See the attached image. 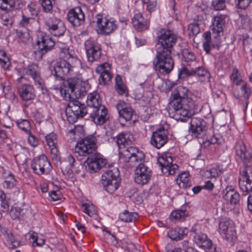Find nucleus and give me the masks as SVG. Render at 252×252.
<instances>
[{
  "label": "nucleus",
  "mask_w": 252,
  "mask_h": 252,
  "mask_svg": "<svg viewBox=\"0 0 252 252\" xmlns=\"http://www.w3.org/2000/svg\"><path fill=\"white\" fill-rule=\"evenodd\" d=\"M59 48V56L63 60L55 65L54 75L61 79H67L64 82L65 94L81 97L86 94L88 83L79 78V67L70 63V60L75 63H79V61L74 51L66 45L61 44Z\"/></svg>",
  "instance_id": "f257e3e1"
},
{
  "label": "nucleus",
  "mask_w": 252,
  "mask_h": 252,
  "mask_svg": "<svg viewBox=\"0 0 252 252\" xmlns=\"http://www.w3.org/2000/svg\"><path fill=\"white\" fill-rule=\"evenodd\" d=\"M177 40V35L170 30H162L159 32L158 41L160 46L157 48L153 63L155 69L160 73L168 74L173 69L174 62L171 54Z\"/></svg>",
  "instance_id": "f03ea898"
},
{
  "label": "nucleus",
  "mask_w": 252,
  "mask_h": 252,
  "mask_svg": "<svg viewBox=\"0 0 252 252\" xmlns=\"http://www.w3.org/2000/svg\"><path fill=\"white\" fill-rule=\"evenodd\" d=\"M97 148L96 139L93 135H89L78 142L74 149L75 153L80 157H87L85 161L87 169L90 173L97 172L107 163L103 155L95 152Z\"/></svg>",
  "instance_id": "7ed1b4c3"
},
{
  "label": "nucleus",
  "mask_w": 252,
  "mask_h": 252,
  "mask_svg": "<svg viewBox=\"0 0 252 252\" xmlns=\"http://www.w3.org/2000/svg\"><path fill=\"white\" fill-rule=\"evenodd\" d=\"M235 151L237 157L243 162L244 167L240 172L239 186L246 195L252 191V154L242 140L236 143Z\"/></svg>",
  "instance_id": "20e7f679"
},
{
  "label": "nucleus",
  "mask_w": 252,
  "mask_h": 252,
  "mask_svg": "<svg viewBox=\"0 0 252 252\" xmlns=\"http://www.w3.org/2000/svg\"><path fill=\"white\" fill-rule=\"evenodd\" d=\"M117 143L120 150V159L125 162H130L132 165L136 162L141 161L144 159V153L134 147H129L128 141L126 139L125 134H119L117 137Z\"/></svg>",
  "instance_id": "39448f33"
},
{
  "label": "nucleus",
  "mask_w": 252,
  "mask_h": 252,
  "mask_svg": "<svg viewBox=\"0 0 252 252\" xmlns=\"http://www.w3.org/2000/svg\"><path fill=\"white\" fill-rule=\"evenodd\" d=\"M89 110L84 104L81 103L78 100H73L70 101L65 109V114L67 120L70 123L76 122L79 117H83Z\"/></svg>",
  "instance_id": "423d86ee"
},
{
  "label": "nucleus",
  "mask_w": 252,
  "mask_h": 252,
  "mask_svg": "<svg viewBox=\"0 0 252 252\" xmlns=\"http://www.w3.org/2000/svg\"><path fill=\"white\" fill-rule=\"evenodd\" d=\"M188 103V106L181 109L171 112L175 120L181 122H186L193 113L200 110L202 104L201 102L189 101Z\"/></svg>",
  "instance_id": "0eeeda50"
},
{
  "label": "nucleus",
  "mask_w": 252,
  "mask_h": 252,
  "mask_svg": "<svg viewBox=\"0 0 252 252\" xmlns=\"http://www.w3.org/2000/svg\"><path fill=\"white\" fill-rule=\"evenodd\" d=\"M152 174V170L149 167L143 163H140L134 170V182L138 185H145L150 180Z\"/></svg>",
  "instance_id": "6e6552de"
},
{
  "label": "nucleus",
  "mask_w": 252,
  "mask_h": 252,
  "mask_svg": "<svg viewBox=\"0 0 252 252\" xmlns=\"http://www.w3.org/2000/svg\"><path fill=\"white\" fill-rule=\"evenodd\" d=\"M173 159L169 153L162 154L158 159L162 172L166 175H173L178 169L176 164H172Z\"/></svg>",
  "instance_id": "1a4fd4ad"
},
{
  "label": "nucleus",
  "mask_w": 252,
  "mask_h": 252,
  "mask_svg": "<svg viewBox=\"0 0 252 252\" xmlns=\"http://www.w3.org/2000/svg\"><path fill=\"white\" fill-rule=\"evenodd\" d=\"M31 167L37 175L47 174L51 169L50 163L44 155L35 158L32 161Z\"/></svg>",
  "instance_id": "9d476101"
},
{
  "label": "nucleus",
  "mask_w": 252,
  "mask_h": 252,
  "mask_svg": "<svg viewBox=\"0 0 252 252\" xmlns=\"http://www.w3.org/2000/svg\"><path fill=\"white\" fill-rule=\"evenodd\" d=\"M190 127L189 132L192 137L201 138L205 134L207 130L206 122L200 118L193 117L191 118Z\"/></svg>",
  "instance_id": "9b49d317"
},
{
  "label": "nucleus",
  "mask_w": 252,
  "mask_h": 252,
  "mask_svg": "<svg viewBox=\"0 0 252 252\" xmlns=\"http://www.w3.org/2000/svg\"><path fill=\"white\" fill-rule=\"evenodd\" d=\"M85 50L89 62L93 63L98 61L101 55L100 45L91 39L85 42Z\"/></svg>",
  "instance_id": "f8f14e48"
},
{
  "label": "nucleus",
  "mask_w": 252,
  "mask_h": 252,
  "mask_svg": "<svg viewBox=\"0 0 252 252\" xmlns=\"http://www.w3.org/2000/svg\"><path fill=\"white\" fill-rule=\"evenodd\" d=\"M96 23L100 32L105 35L110 34L117 28L116 21L112 18H107L98 15Z\"/></svg>",
  "instance_id": "ddd939ff"
},
{
  "label": "nucleus",
  "mask_w": 252,
  "mask_h": 252,
  "mask_svg": "<svg viewBox=\"0 0 252 252\" xmlns=\"http://www.w3.org/2000/svg\"><path fill=\"white\" fill-rule=\"evenodd\" d=\"M172 99H181L183 102L189 101L201 102L200 98L193 94L187 88L180 86L175 89L172 93Z\"/></svg>",
  "instance_id": "4468645a"
},
{
  "label": "nucleus",
  "mask_w": 252,
  "mask_h": 252,
  "mask_svg": "<svg viewBox=\"0 0 252 252\" xmlns=\"http://www.w3.org/2000/svg\"><path fill=\"white\" fill-rule=\"evenodd\" d=\"M119 119H124L126 121H133L136 119V115L131 107L124 101L119 100L116 104Z\"/></svg>",
  "instance_id": "2eb2a0df"
},
{
  "label": "nucleus",
  "mask_w": 252,
  "mask_h": 252,
  "mask_svg": "<svg viewBox=\"0 0 252 252\" xmlns=\"http://www.w3.org/2000/svg\"><path fill=\"white\" fill-rule=\"evenodd\" d=\"M95 71L99 74V84L103 85L108 84L112 77L113 74L111 72V66L108 63H104L97 66Z\"/></svg>",
  "instance_id": "dca6fc26"
},
{
  "label": "nucleus",
  "mask_w": 252,
  "mask_h": 252,
  "mask_svg": "<svg viewBox=\"0 0 252 252\" xmlns=\"http://www.w3.org/2000/svg\"><path fill=\"white\" fill-rule=\"evenodd\" d=\"M46 29L55 36L63 35L65 31L63 23L55 17L50 18L45 23Z\"/></svg>",
  "instance_id": "f3484780"
},
{
  "label": "nucleus",
  "mask_w": 252,
  "mask_h": 252,
  "mask_svg": "<svg viewBox=\"0 0 252 252\" xmlns=\"http://www.w3.org/2000/svg\"><path fill=\"white\" fill-rule=\"evenodd\" d=\"M20 72L22 76L17 79V81L20 82L22 78H24L26 75L31 76L34 81L35 85L38 87H41L43 84V80L41 79L40 74L37 70L36 65H31L28 68L20 69Z\"/></svg>",
  "instance_id": "a211bd4d"
},
{
  "label": "nucleus",
  "mask_w": 252,
  "mask_h": 252,
  "mask_svg": "<svg viewBox=\"0 0 252 252\" xmlns=\"http://www.w3.org/2000/svg\"><path fill=\"white\" fill-rule=\"evenodd\" d=\"M167 141V131L163 127H160L153 132L151 143L157 149L162 147Z\"/></svg>",
  "instance_id": "6ab92c4d"
},
{
  "label": "nucleus",
  "mask_w": 252,
  "mask_h": 252,
  "mask_svg": "<svg viewBox=\"0 0 252 252\" xmlns=\"http://www.w3.org/2000/svg\"><path fill=\"white\" fill-rule=\"evenodd\" d=\"M225 19V16L223 15H217L213 19L211 29L215 38L223 35Z\"/></svg>",
  "instance_id": "aec40b11"
},
{
  "label": "nucleus",
  "mask_w": 252,
  "mask_h": 252,
  "mask_svg": "<svg viewBox=\"0 0 252 252\" xmlns=\"http://www.w3.org/2000/svg\"><path fill=\"white\" fill-rule=\"evenodd\" d=\"M90 117L96 125L104 124L109 118L107 110L104 105L92 110L90 112Z\"/></svg>",
  "instance_id": "412c9836"
},
{
  "label": "nucleus",
  "mask_w": 252,
  "mask_h": 252,
  "mask_svg": "<svg viewBox=\"0 0 252 252\" xmlns=\"http://www.w3.org/2000/svg\"><path fill=\"white\" fill-rule=\"evenodd\" d=\"M68 21L74 26H79L84 23L85 15L80 7H76L68 13Z\"/></svg>",
  "instance_id": "4be33fe9"
},
{
  "label": "nucleus",
  "mask_w": 252,
  "mask_h": 252,
  "mask_svg": "<svg viewBox=\"0 0 252 252\" xmlns=\"http://www.w3.org/2000/svg\"><path fill=\"white\" fill-rule=\"evenodd\" d=\"M45 140L52 158H56L59 153L57 134L54 132H51L45 136Z\"/></svg>",
  "instance_id": "5701e85b"
},
{
  "label": "nucleus",
  "mask_w": 252,
  "mask_h": 252,
  "mask_svg": "<svg viewBox=\"0 0 252 252\" xmlns=\"http://www.w3.org/2000/svg\"><path fill=\"white\" fill-rule=\"evenodd\" d=\"M18 93L23 101H28L35 97V91L33 87L30 84H24L18 88Z\"/></svg>",
  "instance_id": "b1692460"
},
{
  "label": "nucleus",
  "mask_w": 252,
  "mask_h": 252,
  "mask_svg": "<svg viewBox=\"0 0 252 252\" xmlns=\"http://www.w3.org/2000/svg\"><path fill=\"white\" fill-rule=\"evenodd\" d=\"M194 242L200 247L206 249L207 252H215L216 248L213 246L211 241L207 238L206 234L196 233L193 237Z\"/></svg>",
  "instance_id": "393cba45"
},
{
  "label": "nucleus",
  "mask_w": 252,
  "mask_h": 252,
  "mask_svg": "<svg viewBox=\"0 0 252 252\" xmlns=\"http://www.w3.org/2000/svg\"><path fill=\"white\" fill-rule=\"evenodd\" d=\"M131 20L133 28L138 32L145 31L149 28V21L145 19L140 12H135Z\"/></svg>",
  "instance_id": "a878e982"
},
{
  "label": "nucleus",
  "mask_w": 252,
  "mask_h": 252,
  "mask_svg": "<svg viewBox=\"0 0 252 252\" xmlns=\"http://www.w3.org/2000/svg\"><path fill=\"white\" fill-rule=\"evenodd\" d=\"M37 44L43 54L50 50L55 46V42L49 35L43 34L38 37Z\"/></svg>",
  "instance_id": "bb28decb"
},
{
  "label": "nucleus",
  "mask_w": 252,
  "mask_h": 252,
  "mask_svg": "<svg viewBox=\"0 0 252 252\" xmlns=\"http://www.w3.org/2000/svg\"><path fill=\"white\" fill-rule=\"evenodd\" d=\"M223 198L231 205L237 204L240 198L239 194L232 187H227L223 190Z\"/></svg>",
  "instance_id": "cd10ccee"
},
{
  "label": "nucleus",
  "mask_w": 252,
  "mask_h": 252,
  "mask_svg": "<svg viewBox=\"0 0 252 252\" xmlns=\"http://www.w3.org/2000/svg\"><path fill=\"white\" fill-rule=\"evenodd\" d=\"M75 160L71 155H69L65 158L64 161L63 163L62 169L64 174H67L69 178L73 177L72 168L74 166Z\"/></svg>",
  "instance_id": "c85d7f7f"
},
{
  "label": "nucleus",
  "mask_w": 252,
  "mask_h": 252,
  "mask_svg": "<svg viewBox=\"0 0 252 252\" xmlns=\"http://www.w3.org/2000/svg\"><path fill=\"white\" fill-rule=\"evenodd\" d=\"M88 107L93 109H95L103 106L101 104V100L99 94L96 92H93L90 94L87 97L86 100Z\"/></svg>",
  "instance_id": "c756f323"
},
{
  "label": "nucleus",
  "mask_w": 252,
  "mask_h": 252,
  "mask_svg": "<svg viewBox=\"0 0 252 252\" xmlns=\"http://www.w3.org/2000/svg\"><path fill=\"white\" fill-rule=\"evenodd\" d=\"M119 171L117 167H112L106 170L102 176V181L110 182L113 180L120 181Z\"/></svg>",
  "instance_id": "7c9ffc66"
},
{
  "label": "nucleus",
  "mask_w": 252,
  "mask_h": 252,
  "mask_svg": "<svg viewBox=\"0 0 252 252\" xmlns=\"http://www.w3.org/2000/svg\"><path fill=\"white\" fill-rule=\"evenodd\" d=\"M188 233V230L185 227H176L171 229L168 233V235L171 239L178 240L182 239Z\"/></svg>",
  "instance_id": "2f4dec72"
},
{
  "label": "nucleus",
  "mask_w": 252,
  "mask_h": 252,
  "mask_svg": "<svg viewBox=\"0 0 252 252\" xmlns=\"http://www.w3.org/2000/svg\"><path fill=\"white\" fill-rule=\"evenodd\" d=\"M189 174L188 172H183L179 174L176 179L177 184L181 188H189L191 182L189 180Z\"/></svg>",
  "instance_id": "473e14b6"
},
{
  "label": "nucleus",
  "mask_w": 252,
  "mask_h": 252,
  "mask_svg": "<svg viewBox=\"0 0 252 252\" xmlns=\"http://www.w3.org/2000/svg\"><path fill=\"white\" fill-rule=\"evenodd\" d=\"M82 209L83 211L90 217L93 218L96 217L97 213V209L91 203H82Z\"/></svg>",
  "instance_id": "72a5a7b5"
},
{
  "label": "nucleus",
  "mask_w": 252,
  "mask_h": 252,
  "mask_svg": "<svg viewBox=\"0 0 252 252\" xmlns=\"http://www.w3.org/2000/svg\"><path fill=\"white\" fill-rule=\"evenodd\" d=\"M223 172V169L219 166H216L210 169V170H206L204 172V176L205 178L211 179V180H215L216 177L220 176Z\"/></svg>",
  "instance_id": "f704fd0d"
},
{
  "label": "nucleus",
  "mask_w": 252,
  "mask_h": 252,
  "mask_svg": "<svg viewBox=\"0 0 252 252\" xmlns=\"http://www.w3.org/2000/svg\"><path fill=\"white\" fill-rule=\"evenodd\" d=\"M139 217L138 214L136 212H129L125 210L119 215L120 219L125 222H131L135 221Z\"/></svg>",
  "instance_id": "c9c22d12"
},
{
  "label": "nucleus",
  "mask_w": 252,
  "mask_h": 252,
  "mask_svg": "<svg viewBox=\"0 0 252 252\" xmlns=\"http://www.w3.org/2000/svg\"><path fill=\"white\" fill-rule=\"evenodd\" d=\"M16 33L19 42L24 44H28L32 42V39L28 30L25 31L17 30Z\"/></svg>",
  "instance_id": "e433bc0d"
},
{
  "label": "nucleus",
  "mask_w": 252,
  "mask_h": 252,
  "mask_svg": "<svg viewBox=\"0 0 252 252\" xmlns=\"http://www.w3.org/2000/svg\"><path fill=\"white\" fill-rule=\"evenodd\" d=\"M194 75L199 77L201 81H204L209 79L210 75L209 72L202 67H198L193 69Z\"/></svg>",
  "instance_id": "4c0bfd02"
},
{
  "label": "nucleus",
  "mask_w": 252,
  "mask_h": 252,
  "mask_svg": "<svg viewBox=\"0 0 252 252\" xmlns=\"http://www.w3.org/2000/svg\"><path fill=\"white\" fill-rule=\"evenodd\" d=\"M188 216V213L186 210H176L173 211L170 214V219L172 221L184 220Z\"/></svg>",
  "instance_id": "58836bf2"
},
{
  "label": "nucleus",
  "mask_w": 252,
  "mask_h": 252,
  "mask_svg": "<svg viewBox=\"0 0 252 252\" xmlns=\"http://www.w3.org/2000/svg\"><path fill=\"white\" fill-rule=\"evenodd\" d=\"M188 106V103L183 102L181 99H172L170 103L169 109L171 112H173Z\"/></svg>",
  "instance_id": "ea45409f"
},
{
  "label": "nucleus",
  "mask_w": 252,
  "mask_h": 252,
  "mask_svg": "<svg viewBox=\"0 0 252 252\" xmlns=\"http://www.w3.org/2000/svg\"><path fill=\"white\" fill-rule=\"evenodd\" d=\"M102 181V184L104 189L109 193H112L114 192L119 187L120 181L113 180L110 182Z\"/></svg>",
  "instance_id": "a19ab883"
},
{
  "label": "nucleus",
  "mask_w": 252,
  "mask_h": 252,
  "mask_svg": "<svg viewBox=\"0 0 252 252\" xmlns=\"http://www.w3.org/2000/svg\"><path fill=\"white\" fill-rule=\"evenodd\" d=\"M233 226L234 225L231 220L227 218H222L220 221L219 232L220 234L225 233V231H227L230 226Z\"/></svg>",
  "instance_id": "79ce46f5"
},
{
  "label": "nucleus",
  "mask_w": 252,
  "mask_h": 252,
  "mask_svg": "<svg viewBox=\"0 0 252 252\" xmlns=\"http://www.w3.org/2000/svg\"><path fill=\"white\" fill-rule=\"evenodd\" d=\"M26 210L20 207H12L10 211V215L13 220L21 219L25 214Z\"/></svg>",
  "instance_id": "37998d69"
},
{
  "label": "nucleus",
  "mask_w": 252,
  "mask_h": 252,
  "mask_svg": "<svg viewBox=\"0 0 252 252\" xmlns=\"http://www.w3.org/2000/svg\"><path fill=\"white\" fill-rule=\"evenodd\" d=\"M0 64L5 70H8L10 66V62L6 55V52L2 50H0Z\"/></svg>",
  "instance_id": "c03bdc74"
},
{
  "label": "nucleus",
  "mask_w": 252,
  "mask_h": 252,
  "mask_svg": "<svg viewBox=\"0 0 252 252\" xmlns=\"http://www.w3.org/2000/svg\"><path fill=\"white\" fill-rule=\"evenodd\" d=\"M115 87L119 94H124L126 90L125 85L124 84L121 77L118 75L115 78Z\"/></svg>",
  "instance_id": "a18cd8bd"
},
{
  "label": "nucleus",
  "mask_w": 252,
  "mask_h": 252,
  "mask_svg": "<svg viewBox=\"0 0 252 252\" xmlns=\"http://www.w3.org/2000/svg\"><path fill=\"white\" fill-rule=\"evenodd\" d=\"M17 182L14 176L12 173H8L5 177L3 185L4 187L7 189H12L16 185Z\"/></svg>",
  "instance_id": "49530a36"
},
{
  "label": "nucleus",
  "mask_w": 252,
  "mask_h": 252,
  "mask_svg": "<svg viewBox=\"0 0 252 252\" xmlns=\"http://www.w3.org/2000/svg\"><path fill=\"white\" fill-rule=\"evenodd\" d=\"M231 81L236 85H240V83L242 82V76L237 68L233 69L231 76H230Z\"/></svg>",
  "instance_id": "de8ad7c7"
},
{
  "label": "nucleus",
  "mask_w": 252,
  "mask_h": 252,
  "mask_svg": "<svg viewBox=\"0 0 252 252\" xmlns=\"http://www.w3.org/2000/svg\"><path fill=\"white\" fill-rule=\"evenodd\" d=\"M222 237L225 239L227 241L231 242L236 238V232L234 226L229 227L227 231H225V233L220 234Z\"/></svg>",
  "instance_id": "09e8293b"
},
{
  "label": "nucleus",
  "mask_w": 252,
  "mask_h": 252,
  "mask_svg": "<svg viewBox=\"0 0 252 252\" xmlns=\"http://www.w3.org/2000/svg\"><path fill=\"white\" fill-rule=\"evenodd\" d=\"M204 41L203 46L204 50L208 53L211 50V36L209 32H205L203 34Z\"/></svg>",
  "instance_id": "8fccbe9b"
},
{
  "label": "nucleus",
  "mask_w": 252,
  "mask_h": 252,
  "mask_svg": "<svg viewBox=\"0 0 252 252\" xmlns=\"http://www.w3.org/2000/svg\"><path fill=\"white\" fill-rule=\"evenodd\" d=\"M18 127L24 131L26 133L31 131V126L29 121L27 120H20L16 122Z\"/></svg>",
  "instance_id": "3c124183"
},
{
  "label": "nucleus",
  "mask_w": 252,
  "mask_h": 252,
  "mask_svg": "<svg viewBox=\"0 0 252 252\" xmlns=\"http://www.w3.org/2000/svg\"><path fill=\"white\" fill-rule=\"evenodd\" d=\"M15 4V0H0V8L2 10H10Z\"/></svg>",
  "instance_id": "603ef678"
},
{
  "label": "nucleus",
  "mask_w": 252,
  "mask_h": 252,
  "mask_svg": "<svg viewBox=\"0 0 252 252\" xmlns=\"http://www.w3.org/2000/svg\"><path fill=\"white\" fill-rule=\"evenodd\" d=\"M144 5H146V9L150 13L154 11L157 7V1L156 0H142Z\"/></svg>",
  "instance_id": "864d4df0"
},
{
  "label": "nucleus",
  "mask_w": 252,
  "mask_h": 252,
  "mask_svg": "<svg viewBox=\"0 0 252 252\" xmlns=\"http://www.w3.org/2000/svg\"><path fill=\"white\" fill-rule=\"evenodd\" d=\"M182 55L183 59L186 62L188 63L190 62H195V60L196 59L195 56L193 53L190 52L189 50H184L183 51Z\"/></svg>",
  "instance_id": "5fc2aeb1"
},
{
  "label": "nucleus",
  "mask_w": 252,
  "mask_h": 252,
  "mask_svg": "<svg viewBox=\"0 0 252 252\" xmlns=\"http://www.w3.org/2000/svg\"><path fill=\"white\" fill-rule=\"evenodd\" d=\"M223 141L222 138L219 134L214 135L207 140L204 144L209 145L210 144H221Z\"/></svg>",
  "instance_id": "6e6d98bb"
},
{
  "label": "nucleus",
  "mask_w": 252,
  "mask_h": 252,
  "mask_svg": "<svg viewBox=\"0 0 252 252\" xmlns=\"http://www.w3.org/2000/svg\"><path fill=\"white\" fill-rule=\"evenodd\" d=\"M201 21H194L188 26L189 30L193 35H197L200 32L199 26L201 24Z\"/></svg>",
  "instance_id": "4d7b16f0"
},
{
  "label": "nucleus",
  "mask_w": 252,
  "mask_h": 252,
  "mask_svg": "<svg viewBox=\"0 0 252 252\" xmlns=\"http://www.w3.org/2000/svg\"><path fill=\"white\" fill-rule=\"evenodd\" d=\"M28 136V142L32 147H36L39 144L38 139L33 134L31 131L27 133Z\"/></svg>",
  "instance_id": "13d9d810"
},
{
  "label": "nucleus",
  "mask_w": 252,
  "mask_h": 252,
  "mask_svg": "<svg viewBox=\"0 0 252 252\" xmlns=\"http://www.w3.org/2000/svg\"><path fill=\"white\" fill-rule=\"evenodd\" d=\"M178 75L180 78H185L194 75L193 69L189 70L187 67L184 66L180 70Z\"/></svg>",
  "instance_id": "bf43d9fd"
},
{
  "label": "nucleus",
  "mask_w": 252,
  "mask_h": 252,
  "mask_svg": "<svg viewBox=\"0 0 252 252\" xmlns=\"http://www.w3.org/2000/svg\"><path fill=\"white\" fill-rule=\"evenodd\" d=\"M33 22H34L33 19L23 14L22 16V19L20 21L19 24L21 27H28Z\"/></svg>",
  "instance_id": "052dcab7"
},
{
  "label": "nucleus",
  "mask_w": 252,
  "mask_h": 252,
  "mask_svg": "<svg viewBox=\"0 0 252 252\" xmlns=\"http://www.w3.org/2000/svg\"><path fill=\"white\" fill-rule=\"evenodd\" d=\"M41 4L45 12H50L53 8V5L51 0H41Z\"/></svg>",
  "instance_id": "680f3d73"
},
{
  "label": "nucleus",
  "mask_w": 252,
  "mask_h": 252,
  "mask_svg": "<svg viewBox=\"0 0 252 252\" xmlns=\"http://www.w3.org/2000/svg\"><path fill=\"white\" fill-rule=\"evenodd\" d=\"M212 4L216 10H222L225 6L224 0H212Z\"/></svg>",
  "instance_id": "e2e57ef3"
},
{
  "label": "nucleus",
  "mask_w": 252,
  "mask_h": 252,
  "mask_svg": "<svg viewBox=\"0 0 252 252\" xmlns=\"http://www.w3.org/2000/svg\"><path fill=\"white\" fill-rule=\"evenodd\" d=\"M252 0H235L237 6L241 9L246 8L250 4Z\"/></svg>",
  "instance_id": "0e129e2a"
},
{
  "label": "nucleus",
  "mask_w": 252,
  "mask_h": 252,
  "mask_svg": "<svg viewBox=\"0 0 252 252\" xmlns=\"http://www.w3.org/2000/svg\"><path fill=\"white\" fill-rule=\"evenodd\" d=\"M82 130V127L80 126H75L73 128H71L69 130V134L70 136L71 135L73 136V138L76 139L77 137L80 136V131Z\"/></svg>",
  "instance_id": "69168bd1"
},
{
  "label": "nucleus",
  "mask_w": 252,
  "mask_h": 252,
  "mask_svg": "<svg viewBox=\"0 0 252 252\" xmlns=\"http://www.w3.org/2000/svg\"><path fill=\"white\" fill-rule=\"evenodd\" d=\"M32 117L34 120L38 123H41L44 119L43 115L38 110H35L32 112Z\"/></svg>",
  "instance_id": "338daca9"
},
{
  "label": "nucleus",
  "mask_w": 252,
  "mask_h": 252,
  "mask_svg": "<svg viewBox=\"0 0 252 252\" xmlns=\"http://www.w3.org/2000/svg\"><path fill=\"white\" fill-rule=\"evenodd\" d=\"M2 19V24L9 28L12 26L13 24V20L9 16H7L6 15H2L1 17Z\"/></svg>",
  "instance_id": "774afa93"
}]
</instances>
